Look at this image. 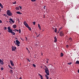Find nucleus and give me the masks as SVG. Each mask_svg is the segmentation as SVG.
<instances>
[{"label": "nucleus", "mask_w": 79, "mask_h": 79, "mask_svg": "<svg viewBox=\"0 0 79 79\" xmlns=\"http://www.w3.org/2000/svg\"><path fill=\"white\" fill-rule=\"evenodd\" d=\"M10 72H11V74H13V70L11 69L10 70Z\"/></svg>", "instance_id": "obj_30"}, {"label": "nucleus", "mask_w": 79, "mask_h": 79, "mask_svg": "<svg viewBox=\"0 0 79 79\" xmlns=\"http://www.w3.org/2000/svg\"><path fill=\"white\" fill-rule=\"evenodd\" d=\"M10 62L11 64V65L12 66H14V63H13V61L11 60L10 61Z\"/></svg>", "instance_id": "obj_7"}, {"label": "nucleus", "mask_w": 79, "mask_h": 79, "mask_svg": "<svg viewBox=\"0 0 79 79\" xmlns=\"http://www.w3.org/2000/svg\"><path fill=\"white\" fill-rule=\"evenodd\" d=\"M6 29H7V28L6 27H5L4 28V30H6Z\"/></svg>", "instance_id": "obj_28"}, {"label": "nucleus", "mask_w": 79, "mask_h": 79, "mask_svg": "<svg viewBox=\"0 0 79 79\" xmlns=\"http://www.w3.org/2000/svg\"><path fill=\"white\" fill-rule=\"evenodd\" d=\"M14 42L15 44H16V42L15 41H14Z\"/></svg>", "instance_id": "obj_47"}, {"label": "nucleus", "mask_w": 79, "mask_h": 79, "mask_svg": "<svg viewBox=\"0 0 79 79\" xmlns=\"http://www.w3.org/2000/svg\"><path fill=\"white\" fill-rule=\"evenodd\" d=\"M41 55L42 56H43V54L42 53H41Z\"/></svg>", "instance_id": "obj_50"}, {"label": "nucleus", "mask_w": 79, "mask_h": 79, "mask_svg": "<svg viewBox=\"0 0 79 79\" xmlns=\"http://www.w3.org/2000/svg\"><path fill=\"white\" fill-rule=\"evenodd\" d=\"M1 35V33H0V35Z\"/></svg>", "instance_id": "obj_57"}, {"label": "nucleus", "mask_w": 79, "mask_h": 79, "mask_svg": "<svg viewBox=\"0 0 79 79\" xmlns=\"http://www.w3.org/2000/svg\"><path fill=\"white\" fill-rule=\"evenodd\" d=\"M0 6L2 8H3V5H2V4H1V3H0Z\"/></svg>", "instance_id": "obj_18"}, {"label": "nucleus", "mask_w": 79, "mask_h": 79, "mask_svg": "<svg viewBox=\"0 0 79 79\" xmlns=\"http://www.w3.org/2000/svg\"><path fill=\"white\" fill-rule=\"evenodd\" d=\"M31 2H35V0H31Z\"/></svg>", "instance_id": "obj_34"}, {"label": "nucleus", "mask_w": 79, "mask_h": 79, "mask_svg": "<svg viewBox=\"0 0 79 79\" xmlns=\"http://www.w3.org/2000/svg\"><path fill=\"white\" fill-rule=\"evenodd\" d=\"M0 23H2V21L0 20Z\"/></svg>", "instance_id": "obj_37"}, {"label": "nucleus", "mask_w": 79, "mask_h": 79, "mask_svg": "<svg viewBox=\"0 0 79 79\" xmlns=\"http://www.w3.org/2000/svg\"><path fill=\"white\" fill-rule=\"evenodd\" d=\"M4 15H5L4 14Z\"/></svg>", "instance_id": "obj_59"}, {"label": "nucleus", "mask_w": 79, "mask_h": 79, "mask_svg": "<svg viewBox=\"0 0 79 79\" xmlns=\"http://www.w3.org/2000/svg\"><path fill=\"white\" fill-rule=\"evenodd\" d=\"M1 8H0V11H1Z\"/></svg>", "instance_id": "obj_51"}, {"label": "nucleus", "mask_w": 79, "mask_h": 79, "mask_svg": "<svg viewBox=\"0 0 79 79\" xmlns=\"http://www.w3.org/2000/svg\"><path fill=\"white\" fill-rule=\"evenodd\" d=\"M10 20V21H11V22L12 23H15V21H13V19L11 18H10L9 19Z\"/></svg>", "instance_id": "obj_11"}, {"label": "nucleus", "mask_w": 79, "mask_h": 79, "mask_svg": "<svg viewBox=\"0 0 79 79\" xmlns=\"http://www.w3.org/2000/svg\"><path fill=\"white\" fill-rule=\"evenodd\" d=\"M60 36H61L62 37V36H63L64 35V33L63 32V31H61L60 32Z\"/></svg>", "instance_id": "obj_4"}, {"label": "nucleus", "mask_w": 79, "mask_h": 79, "mask_svg": "<svg viewBox=\"0 0 79 79\" xmlns=\"http://www.w3.org/2000/svg\"><path fill=\"white\" fill-rule=\"evenodd\" d=\"M69 40H70V42H72L73 40L72 39V38H69Z\"/></svg>", "instance_id": "obj_19"}, {"label": "nucleus", "mask_w": 79, "mask_h": 79, "mask_svg": "<svg viewBox=\"0 0 79 79\" xmlns=\"http://www.w3.org/2000/svg\"><path fill=\"white\" fill-rule=\"evenodd\" d=\"M7 29L8 30V32L11 33L13 35H15V33L12 31V30L11 29L10 27H7Z\"/></svg>", "instance_id": "obj_1"}, {"label": "nucleus", "mask_w": 79, "mask_h": 79, "mask_svg": "<svg viewBox=\"0 0 79 79\" xmlns=\"http://www.w3.org/2000/svg\"><path fill=\"white\" fill-rule=\"evenodd\" d=\"M39 35H40V34H39V35H38L37 36V37H39Z\"/></svg>", "instance_id": "obj_46"}, {"label": "nucleus", "mask_w": 79, "mask_h": 79, "mask_svg": "<svg viewBox=\"0 0 79 79\" xmlns=\"http://www.w3.org/2000/svg\"><path fill=\"white\" fill-rule=\"evenodd\" d=\"M38 27L39 28L40 30H41V27H40V24H38Z\"/></svg>", "instance_id": "obj_13"}, {"label": "nucleus", "mask_w": 79, "mask_h": 79, "mask_svg": "<svg viewBox=\"0 0 79 79\" xmlns=\"http://www.w3.org/2000/svg\"><path fill=\"white\" fill-rule=\"evenodd\" d=\"M63 28V27H61L60 28V29H59V31H60V30H61V29H62Z\"/></svg>", "instance_id": "obj_29"}, {"label": "nucleus", "mask_w": 79, "mask_h": 79, "mask_svg": "<svg viewBox=\"0 0 79 79\" xmlns=\"http://www.w3.org/2000/svg\"><path fill=\"white\" fill-rule=\"evenodd\" d=\"M19 33L20 34L21 32V29H19Z\"/></svg>", "instance_id": "obj_27"}, {"label": "nucleus", "mask_w": 79, "mask_h": 79, "mask_svg": "<svg viewBox=\"0 0 79 79\" xmlns=\"http://www.w3.org/2000/svg\"><path fill=\"white\" fill-rule=\"evenodd\" d=\"M1 70H3V69H3V67H2V68H1Z\"/></svg>", "instance_id": "obj_36"}, {"label": "nucleus", "mask_w": 79, "mask_h": 79, "mask_svg": "<svg viewBox=\"0 0 79 79\" xmlns=\"http://www.w3.org/2000/svg\"><path fill=\"white\" fill-rule=\"evenodd\" d=\"M15 31H17V32H18V31H19V30H16L15 29Z\"/></svg>", "instance_id": "obj_38"}, {"label": "nucleus", "mask_w": 79, "mask_h": 79, "mask_svg": "<svg viewBox=\"0 0 79 79\" xmlns=\"http://www.w3.org/2000/svg\"><path fill=\"white\" fill-rule=\"evenodd\" d=\"M50 79H52V78H50Z\"/></svg>", "instance_id": "obj_58"}, {"label": "nucleus", "mask_w": 79, "mask_h": 79, "mask_svg": "<svg viewBox=\"0 0 79 79\" xmlns=\"http://www.w3.org/2000/svg\"><path fill=\"white\" fill-rule=\"evenodd\" d=\"M64 55V54H63V53H61V54H60V56H63Z\"/></svg>", "instance_id": "obj_22"}, {"label": "nucleus", "mask_w": 79, "mask_h": 79, "mask_svg": "<svg viewBox=\"0 0 79 79\" xmlns=\"http://www.w3.org/2000/svg\"><path fill=\"white\" fill-rule=\"evenodd\" d=\"M54 42H57V38H56V36H55L54 37Z\"/></svg>", "instance_id": "obj_10"}, {"label": "nucleus", "mask_w": 79, "mask_h": 79, "mask_svg": "<svg viewBox=\"0 0 79 79\" xmlns=\"http://www.w3.org/2000/svg\"><path fill=\"white\" fill-rule=\"evenodd\" d=\"M75 64H79V60H77L76 61Z\"/></svg>", "instance_id": "obj_16"}, {"label": "nucleus", "mask_w": 79, "mask_h": 79, "mask_svg": "<svg viewBox=\"0 0 79 79\" xmlns=\"http://www.w3.org/2000/svg\"><path fill=\"white\" fill-rule=\"evenodd\" d=\"M15 9L16 10H19V8L18 7H16Z\"/></svg>", "instance_id": "obj_15"}, {"label": "nucleus", "mask_w": 79, "mask_h": 79, "mask_svg": "<svg viewBox=\"0 0 79 79\" xmlns=\"http://www.w3.org/2000/svg\"><path fill=\"white\" fill-rule=\"evenodd\" d=\"M78 73H79V69L78 70Z\"/></svg>", "instance_id": "obj_48"}, {"label": "nucleus", "mask_w": 79, "mask_h": 79, "mask_svg": "<svg viewBox=\"0 0 79 79\" xmlns=\"http://www.w3.org/2000/svg\"><path fill=\"white\" fill-rule=\"evenodd\" d=\"M26 40H27V37H26Z\"/></svg>", "instance_id": "obj_44"}, {"label": "nucleus", "mask_w": 79, "mask_h": 79, "mask_svg": "<svg viewBox=\"0 0 79 79\" xmlns=\"http://www.w3.org/2000/svg\"><path fill=\"white\" fill-rule=\"evenodd\" d=\"M19 79H22V78L21 77H20L19 78Z\"/></svg>", "instance_id": "obj_49"}, {"label": "nucleus", "mask_w": 79, "mask_h": 79, "mask_svg": "<svg viewBox=\"0 0 79 79\" xmlns=\"http://www.w3.org/2000/svg\"><path fill=\"white\" fill-rule=\"evenodd\" d=\"M41 68H42V67H41Z\"/></svg>", "instance_id": "obj_60"}, {"label": "nucleus", "mask_w": 79, "mask_h": 79, "mask_svg": "<svg viewBox=\"0 0 79 79\" xmlns=\"http://www.w3.org/2000/svg\"><path fill=\"white\" fill-rule=\"evenodd\" d=\"M7 15H8V16H12V13L10 11V10H8L7 12Z\"/></svg>", "instance_id": "obj_3"}, {"label": "nucleus", "mask_w": 79, "mask_h": 79, "mask_svg": "<svg viewBox=\"0 0 79 79\" xmlns=\"http://www.w3.org/2000/svg\"><path fill=\"white\" fill-rule=\"evenodd\" d=\"M16 13H17V14H19V15L22 14V13H21L19 11H17Z\"/></svg>", "instance_id": "obj_14"}, {"label": "nucleus", "mask_w": 79, "mask_h": 79, "mask_svg": "<svg viewBox=\"0 0 79 79\" xmlns=\"http://www.w3.org/2000/svg\"><path fill=\"white\" fill-rule=\"evenodd\" d=\"M13 4H16V1H15V2H12Z\"/></svg>", "instance_id": "obj_31"}, {"label": "nucleus", "mask_w": 79, "mask_h": 79, "mask_svg": "<svg viewBox=\"0 0 79 79\" xmlns=\"http://www.w3.org/2000/svg\"><path fill=\"white\" fill-rule=\"evenodd\" d=\"M7 23H8V21H7Z\"/></svg>", "instance_id": "obj_56"}, {"label": "nucleus", "mask_w": 79, "mask_h": 79, "mask_svg": "<svg viewBox=\"0 0 79 79\" xmlns=\"http://www.w3.org/2000/svg\"><path fill=\"white\" fill-rule=\"evenodd\" d=\"M11 48L12 51H15V50H16V47H14V46H12Z\"/></svg>", "instance_id": "obj_5"}, {"label": "nucleus", "mask_w": 79, "mask_h": 79, "mask_svg": "<svg viewBox=\"0 0 79 79\" xmlns=\"http://www.w3.org/2000/svg\"><path fill=\"white\" fill-rule=\"evenodd\" d=\"M45 76L46 77V78H47V79H49V77H48V76H47V75H45Z\"/></svg>", "instance_id": "obj_20"}, {"label": "nucleus", "mask_w": 79, "mask_h": 79, "mask_svg": "<svg viewBox=\"0 0 79 79\" xmlns=\"http://www.w3.org/2000/svg\"><path fill=\"white\" fill-rule=\"evenodd\" d=\"M42 32H44V30H42Z\"/></svg>", "instance_id": "obj_54"}, {"label": "nucleus", "mask_w": 79, "mask_h": 79, "mask_svg": "<svg viewBox=\"0 0 79 79\" xmlns=\"http://www.w3.org/2000/svg\"><path fill=\"white\" fill-rule=\"evenodd\" d=\"M19 7H20V10H21V9H22V7L21 6H19Z\"/></svg>", "instance_id": "obj_35"}, {"label": "nucleus", "mask_w": 79, "mask_h": 79, "mask_svg": "<svg viewBox=\"0 0 79 79\" xmlns=\"http://www.w3.org/2000/svg\"><path fill=\"white\" fill-rule=\"evenodd\" d=\"M15 45H17L18 46H19V44H15Z\"/></svg>", "instance_id": "obj_41"}, {"label": "nucleus", "mask_w": 79, "mask_h": 79, "mask_svg": "<svg viewBox=\"0 0 79 79\" xmlns=\"http://www.w3.org/2000/svg\"><path fill=\"white\" fill-rule=\"evenodd\" d=\"M28 60L29 62H30V61H31V60H30L29 59H28Z\"/></svg>", "instance_id": "obj_39"}, {"label": "nucleus", "mask_w": 79, "mask_h": 79, "mask_svg": "<svg viewBox=\"0 0 79 79\" xmlns=\"http://www.w3.org/2000/svg\"><path fill=\"white\" fill-rule=\"evenodd\" d=\"M12 26L14 29H16L17 27L16 25L15 24L13 25Z\"/></svg>", "instance_id": "obj_12"}, {"label": "nucleus", "mask_w": 79, "mask_h": 79, "mask_svg": "<svg viewBox=\"0 0 79 79\" xmlns=\"http://www.w3.org/2000/svg\"><path fill=\"white\" fill-rule=\"evenodd\" d=\"M16 43H15V44H20V42L19 41V40H16Z\"/></svg>", "instance_id": "obj_8"}, {"label": "nucleus", "mask_w": 79, "mask_h": 79, "mask_svg": "<svg viewBox=\"0 0 79 79\" xmlns=\"http://www.w3.org/2000/svg\"><path fill=\"white\" fill-rule=\"evenodd\" d=\"M33 66L34 67H35V66H36V65L34 64H33Z\"/></svg>", "instance_id": "obj_32"}, {"label": "nucleus", "mask_w": 79, "mask_h": 79, "mask_svg": "<svg viewBox=\"0 0 79 79\" xmlns=\"http://www.w3.org/2000/svg\"><path fill=\"white\" fill-rule=\"evenodd\" d=\"M32 23L34 24V25H35V22L34 21L32 22Z\"/></svg>", "instance_id": "obj_25"}, {"label": "nucleus", "mask_w": 79, "mask_h": 79, "mask_svg": "<svg viewBox=\"0 0 79 79\" xmlns=\"http://www.w3.org/2000/svg\"><path fill=\"white\" fill-rule=\"evenodd\" d=\"M28 51L29 52L28 53H30V51H29V50H28Z\"/></svg>", "instance_id": "obj_45"}, {"label": "nucleus", "mask_w": 79, "mask_h": 79, "mask_svg": "<svg viewBox=\"0 0 79 79\" xmlns=\"http://www.w3.org/2000/svg\"><path fill=\"white\" fill-rule=\"evenodd\" d=\"M9 68H10V69H13L12 68V67H11V66H10V65H9Z\"/></svg>", "instance_id": "obj_23"}, {"label": "nucleus", "mask_w": 79, "mask_h": 79, "mask_svg": "<svg viewBox=\"0 0 79 79\" xmlns=\"http://www.w3.org/2000/svg\"><path fill=\"white\" fill-rule=\"evenodd\" d=\"M12 31H14V32H15L16 31H15V30H12Z\"/></svg>", "instance_id": "obj_43"}, {"label": "nucleus", "mask_w": 79, "mask_h": 79, "mask_svg": "<svg viewBox=\"0 0 79 79\" xmlns=\"http://www.w3.org/2000/svg\"><path fill=\"white\" fill-rule=\"evenodd\" d=\"M45 7H46V6H44V9H45Z\"/></svg>", "instance_id": "obj_42"}, {"label": "nucleus", "mask_w": 79, "mask_h": 79, "mask_svg": "<svg viewBox=\"0 0 79 79\" xmlns=\"http://www.w3.org/2000/svg\"><path fill=\"white\" fill-rule=\"evenodd\" d=\"M38 75H39V76H40V77H41V79H43V77H43L42 76L40 75V73H39Z\"/></svg>", "instance_id": "obj_17"}, {"label": "nucleus", "mask_w": 79, "mask_h": 79, "mask_svg": "<svg viewBox=\"0 0 79 79\" xmlns=\"http://www.w3.org/2000/svg\"><path fill=\"white\" fill-rule=\"evenodd\" d=\"M46 69H44L45 72L48 76H49V71L48 70V68L46 66Z\"/></svg>", "instance_id": "obj_2"}, {"label": "nucleus", "mask_w": 79, "mask_h": 79, "mask_svg": "<svg viewBox=\"0 0 79 79\" xmlns=\"http://www.w3.org/2000/svg\"><path fill=\"white\" fill-rule=\"evenodd\" d=\"M66 48H68V47H69V46L68 45H66Z\"/></svg>", "instance_id": "obj_33"}, {"label": "nucleus", "mask_w": 79, "mask_h": 79, "mask_svg": "<svg viewBox=\"0 0 79 79\" xmlns=\"http://www.w3.org/2000/svg\"><path fill=\"white\" fill-rule=\"evenodd\" d=\"M0 63L1 64H4V63L3 62V61L2 60L0 59Z\"/></svg>", "instance_id": "obj_9"}, {"label": "nucleus", "mask_w": 79, "mask_h": 79, "mask_svg": "<svg viewBox=\"0 0 79 79\" xmlns=\"http://www.w3.org/2000/svg\"><path fill=\"white\" fill-rule=\"evenodd\" d=\"M26 50H27L28 51V50H28V48H26Z\"/></svg>", "instance_id": "obj_40"}, {"label": "nucleus", "mask_w": 79, "mask_h": 79, "mask_svg": "<svg viewBox=\"0 0 79 79\" xmlns=\"http://www.w3.org/2000/svg\"><path fill=\"white\" fill-rule=\"evenodd\" d=\"M9 23H11V21H9Z\"/></svg>", "instance_id": "obj_52"}, {"label": "nucleus", "mask_w": 79, "mask_h": 79, "mask_svg": "<svg viewBox=\"0 0 79 79\" xmlns=\"http://www.w3.org/2000/svg\"><path fill=\"white\" fill-rule=\"evenodd\" d=\"M48 63V61H47V63Z\"/></svg>", "instance_id": "obj_55"}, {"label": "nucleus", "mask_w": 79, "mask_h": 79, "mask_svg": "<svg viewBox=\"0 0 79 79\" xmlns=\"http://www.w3.org/2000/svg\"><path fill=\"white\" fill-rule=\"evenodd\" d=\"M55 32H57V29L56 28L55 29Z\"/></svg>", "instance_id": "obj_24"}, {"label": "nucleus", "mask_w": 79, "mask_h": 79, "mask_svg": "<svg viewBox=\"0 0 79 79\" xmlns=\"http://www.w3.org/2000/svg\"><path fill=\"white\" fill-rule=\"evenodd\" d=\"M23 24H24V25H25V26H26V27H27L29 26L28 24H27V23H26V21H25L24 22Z\"/></svg>", "instance_id": "obj_6"}, {"label": "nucleus", "mask_w": 79, "mask_h": 79, "mask_svg": "<svg viewBox=\"0 0 79 79\" xmlns=\"http://www.w3.org/2000/svg\"><path fill=\"white\" fill-rule=\"evenodd\" d=\"M27 27V28H28L29 30H30V31H31V27H29V26H28V27Z\"/></svg>", "instance_id": "obj_21"}, {"label": "nucleus", "mask_w": 79, "mask_h": 79, "mask_svg": "<svg viewBox=\"0 0 79 79\" xmlns=\"http://www.w3.org/2000/svg\"><path fill=\"white\" fill-rule=\"evenodd\" d=\"M72 64V62H69V63H68V64H69V65H71Z\"/></svg>", "instance_id": "obj_26"}, {"label": "nucleus", "mask_w": 79, "mask_h": 79, "mask_svg": "<svg viewBox=\"0 0 79 79\" xmlns=\"http://www.w3.org/2000/svg\"><path fill=\"white\" fill-rule=\"evenodd\" d=\"M59 32H60V31H58V32H57L58 34V33H59Z\"/></svg>", "instance_id": "obj_53"}]
</instances>
